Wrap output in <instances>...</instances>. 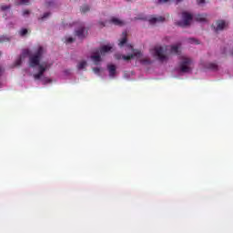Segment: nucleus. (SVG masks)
I'll list each match as a JSON object with an SVG mask.
<instances>
[{
	"mask_svg": "<svg viewBox=\"0 0 233 233\" xmlns=\"http://www.w3.org/2000/svg\"><path fill=\"white\" fill-rule=\"evenodd\" d=\"M45 54V49L43 46H39L36 52L34 55H31L29 56V65L32 66V68H35V66H38V73L34 75V79L40 80L41 77L45 75V72L48 70V67L50 65L48 63L44 62L41 63V59L43 57V55Z\"/></svg>",
	"mask_w": 233,
	"mask_h": 233,
	"instance_id": "1",
	"label": "nucleus"
},
{
	"mask_svg": "<svg viewBox=\"0 0 233 233\" xmlns=\"http://www.w3.org/2000/svg\"><path fill=\"white\" fill-rule=\"evenodd\" d=\"M182 18H183V21L177 22V25L185 27V26H189L190 21L194 19V16H192V14L190 13L183 12Z\"/></svg>",
	"mask_w": 233,
	"mask_h": 233,
	"instance_id": "2",
	"label": "nucleus"
},
{
	"mask_svg": "<svg viewBox=\"0 0 233 233\" xmlns=\"http://www.w3.org/2000/svg\"><path fill=\"white\" fill-rule=\"evenodd\" d=\"M155 56L163 63V61H167L168 56L165 55V48L163 46H156L154 48Z\"/></svg>",
	"mask_w": 233,
	"mask_h": 233,
	"instance_id": "3",
	"label": "nucleus"
},
{
	"mask_svg": "<svg viewBox=\"0 0 233 233\" xmlns=\"http://www.w3.org/2000/svg\"><path fill=\"white\" fill-rule=\"evenodd\" d=\"M142 54L141 51H137L134 54L128 56H121V54H116L115 59H124V61H130V59H134V57H141Z\"/></svg>",
	"mask_w": 233,
	"mask_h": 233,
	"instance_id": "4",
	"label": "nucleus"
},
{
	"mask_svg": "<svg viewBox=\"0 0 233 233\" xmlns=\"http://www.w3.org/2000/svg\"><path fill=\"white\" fill-rule=\"evenodd\" d=\"M192 63V59L190 58H183L180 63V71L183 73L190 72V64Z\"/></svg>",
	"mask_w": 233,
	"mask_h": 233,
	"instance_id": "5",
	"label": "nucleus"
},
{
	"mask_svg": "<svg viewBox=\"0 0 233 233\" xmlns=\"http://www.w3.org/2000/svg\"><path fill=\"white\" fill-rule=\"evenodd\" d=\"M75 35L76 37L83 40L86 37V35H88V31L85 27V25H81L75 31Z\"/></svg>",
	"mask_w": 233,
	"mask_h": 233,
	"instance_id": "6",
	"label": "nucleus"
},
{
	"mask_svg": "<svg viewBox=\"0 0 233 233\" xmlns=\"http://www.w3.org/2000/svg\"><path fill=\"white\" fill-rule=\"evenodd\" d=\"M99 51L95 52V55L91 56L92 61L95 63V65H99L101 63V56L99 55Z\"/></svg>",
	"mask_w": 233,
	"mask_h": 233,
	"instance_id": "7",
	"label": "nucleus"
},
{
	"mask_svg": "<svg viewBox=\"0 0 233 233\" xmlns=\"http://www.w3.org/2000/svg\"><path fill=\"white\" fill-rule=\"evenodd\" d=\"M225 26H227V23L223 20H218L217 22V27L215 28V32H219V30H224Z\"/></svg>",
	"mask_w": 233,
	"mask_h": 233,
	"instance_id": "8",
	"label": "nucleus"
},
{
	"mask_svg": "<svg viewBox=\"0 0 233 233\" xmlns=\"http://www.w3.org/2000/svg\"><path fill=\"white\" fill-rule=\"evenodd\" d=\"M110 23L112 25H115L116 26H123L125 25V22L120 20L119 18L116 17H112L110 19Z\"/></svg>",
	"mask_w": 233,
	"mask_h": 233,
	"instance_id": "9",
	"label": "nucleus"
},
{
	"mask_svg": "<svg viewBox=\"0 0 233 233\" xmlns=\"http://www.w3.org/2000/svg\"><path fill=\"white\" fill-rule=\"evenodd\" d=\"M163 21H165V17H163V16L151 17L149 19L150 25H156V23H163Z\"/></svg>",
	"mask_w": 233,
	"mask_h": 233,
	"instance_id": "10",
	"label": "nucleus"
},
{
	"mask_svg": "<svg viewBox=\"0 0 233 233\" xmlns=\"http://www.w3.org/2000/svg\"><path fill=\"white\" fill-rule=\"evenodd\" d=\"M112 50V46H103L100 50H98L99 54H101V56H105V54L110 52Z\"/></svg>",
	"mask_w": 233,
	"mask_h": 233,
	"instance_id": "11",
	"label": "nucleus"
},
{
	"mask_svg": "<svg viewBox=\"0 0 233 233\" xmlns=\"http://www.w3.org/2000/svg\"><path fill=\"white\" fill-rule=\"evenodd\" d=\"M107 70L109 72V77H116V66L108 65Z\"/></svg>",
	"mask_w": 233,
	"mask_h": 233,
	"instance_id": "12",
	"label": "nucleus"
},
{
	"mask_svg": "<svg viewBox=\"0 0 233 233\" xmlns=\"http://www.w3.org/2000/svg\"><path fill=\"white\" fill-rule=\"evenodd\" d=\"M195 21H198V23H204V21H207V17L205 15H197L195 16Z\"/></svg>",
	"mask_w": 233,
	"mask_h": 233,
	"instance_id": "13",
	"label": "nucleus"
},
{
	"mask_svg": "<svg viewBox=\"0 0 233 233\" xmlns=\"http://www.w3.org/2000/svg\"><path fill=\"white\" fill-rule=\"evenodd\" d=\"M124 37L120 40L119 42V46H125V45H127V32H123L122 33Z\"/></svg>",
	"mask_w": 233,
	"mask_h": 233,
	"instance_id": "14",
	"label": "nucleus"
},
{
	"mask_svg": "<svg viewBox=\"0 0 233 233\" xmlns=\"http://www.w3.org/2000/svg\"><path fill=\"white\" fill-rule=\"evenodd\" d=\"M15 5H16V6H19L21 5H30V0H17L15 2Z\"/></svg>",
	"mask_w": 233,
	"mask_h": 233,
	"instance_id": "15",
	"label": "nucleus"
},
{
	"mask_svg": "<svg viewBox=\"0 0 233 233\" xmlns=\"http://www.w3.org/2000/svg\"><path fill=\"white\" fill-rule=\"evenodd\" d=\"M170 53L179 55V46H172Z\"/></svg>",
	"mask_w": 233,
	"mask_h": 233,
	"instance_id": "16",
	"label": "nucleus"
},
{
	"mask_svg": "<svg viewBox=\"0 0 233 233\" xmlns=\"http://www.w3.org/2000/svg\"><path fill=\"white\" fill-rule=\"evenodd\" d=\"M206 66L209 70H216L218 68V65L214 63H208Z\"/></svg>",
	"mask_w": 233,
	"mask_h": 233,
	"instance_id": "17",
	"label": "nucleus"
},
{
	"mask_svg": "<svg viewBox=\"0 0 233 233\" xmlns=\"http://www.w3.org/2000/svg\"><path fill=\"white\" fill-rule=\"evenodd\" d=\"M39 79L42 81L43 85H48V83H52V79L50 78L41 76Z\"/></svg>",
	"mask_w": 233,
	"mask_h": 233,
	"instance_id": "18",
	"label": "nucleus"
},
{
	"mask_svg": "<svg viewBox=\"0 0 233 233\" xmlns=\"http://www.w3.org/2000/svg\"><path fill=\"white\" fill-rule=\"evenodd\" d=\"M86 66V61L83 60L77 65L78 70H83Z\"/></svg>",
	"mask_w": 233,
	"mask_h": 233,
	"instance_id": "19",
	"label": "nucleus"
},
{
	"mask_svg": "<svg viewBox=\"0 0 233 233\" xmlns=\"http://www.w3.org/2000/svg\"><path fill=\"white\" fill-rule=\"evenodd\" d=\"M82 14H86V12H89L90 11V6L88 5H84L80 8Z\"/></svg>",
	"mask_w": 233,
	"mask_h": 233,
	"instance_id": "20",
	"label": "nucleus"
},
{
	"mask_svg": "<svg viewBox=\"0 0 233 233\" xmlns=\"http://www.w3.org/2000/svg\"><path fill=\"white\" fill-rule=\"evenodd\" d=\"M26 34H28V29H26V28L21 29V30L19 31V35H20L22 37H25V35H26Z\"/></svg>",
	"mask_w": 233,
	"mask_h": 233,
	"instance_id": "21",
	"label": "nucleus"
},
{
	"mask_svg": "<svg viewBox=\"0 0 233 233\" xmlns=\"http://www.w3.org/2000/svg\"><path fill=\"white\" fill-rule=\"evenodd\" d=\"M22 63H23V57L20 56V57H18V58L15 60V66H21V64H22Z\"/></svg>",
	"mask_w": 233,
	"mask_h": 233,
	"instance_id": "22",
	"label": "nucleus"
},
{
	"mask_svg": "<svg viewBox=\"0 0 233 233\" xmlns=\"http://www.w3.org/2000/svg\"><path fill=\"white\" fill-rule=\"evenodd\" d=\"M50 15H51L50 12L45 13L40 19H41V21H45V19L50 17Z\"/></svg>",
	"mask_w": 233,
	"mask_h": 233,
	"instance_id": "23",
	"label": "nucleus"
},
{
	"mask_svg": "<svg viewBox=\"0 0 233 233\" xmlns=\"http://www.w3.org/2000/svg\"><path fill=\"white\" fill-rule=\"evenodd\" d=\"M189 43H191V44L195 43V45H199V42H198V40H196L194 38H189Z\"/></svg>",
	"mask_w": 233,
	"mask_h": 233,
	"instance_id": "24",
	"label": "nucleus"
},
{
	"mask_svg": "<svg viewBox=\"0 0 233 233\" xmlns=\"http://www.w3.org/2000/svg\"><path fill=\"white\" fill-rule=\"evenodd\" d=\"M1 10L5 11V10H10V5H2L1 6Z\"/></svg>",
	"mask_w": 233,
	"mask_h": 233,
	"instance_id": "25",
	"label": "nucleus"
},
{
	"mask_svg": "<svg viewBox=\"0 0 233 233\" xmlns=\"http://www.w3.org/2000/svg\"><path fill=\"white\" fill-rule=\"evenodd\" d=\"M23 56H30V50L25 49V50L23 51Z\"/></svg>",
	"mask_w": 233,
	"mask_h": 233,
	"instance_id": "26",
	"label": "nucleus"
},
{
	"mask_svg": "<svg viewBox=\"0 0 233 233\" xmlns=\"http://www.w3.org/2000/svg\"><path fill=\"white\" fill-rule=\"evenodd\" d=\"M66 43H74L75 39L73 37L66 38Z\"/></svg>",
	"mask_w": 233,
	"mask_h": 233,
	"instance_id": "27",
	"label": "nucleus"
},
{
	"mask_svg": "<svg viewBox=\"0 0 233 233\" xmlns=\"http://www.w3.org/2000/svg\"><path fill=\"white\" fill-rule=\"evenodd\" d=\"M101 69H99V67H94L93 68V72H95V74H99Z\"/></svg>",
	"mask_w": 233,
	"mask_h": 233,
	"instance_id": "28",
	"label": "nucleus"
},
{
	"mask_svg": "<svg viewBox=\"0 0 233 233\" xmlns=\"http://www.w3.org/2000/svg\"><path fill=\"white\" fill-rule=\"evenodd\" d=\"M170 0H158V5H163V3H168Z\"/></svg>",
	"mask_w": 233,
	"mask_h": 233,
	"instance_id": "29",
	"label": "nucleus"
},
{
	"mask_svg": "<svg viewBox=\"0 0 233 233\" xmlns=\"http://www.w3.org/2000/svg\"><path fill=\"white\" fill-rule=\"evenodd\" d=\"M205 0H197V5H204Z\"/></svg>",
	"mask_w": 233,
	"mask_h": 233,
	"instance_id": "30",
	"label": "nucleus"
},
{
	"mask_svg": "<svg viewBox=\"0 0 233 233\" xmlns=\"http://www.w3.org/2000/svg\"><path fill=\"white\" fill-rule=\"evenodd\" d=\"M30 14V11L29 10H25L23 12V15H28Z\"/></svg>",
	"mask_w": 233,
	"mask_h": 233,
	"instance_id": "31",
	"label": "nucleus"
},
{
	"mask_svg": "<svg viewBox=\"0 0 233 233\" xmlns=\"http://www.w3.org/2000/svg\"><path fill=\"white\" fill-rule=\"evenodd\" d=\"M100 26L103 28L106 25L103 22H99Z\"/></svg>",
	"mask_w": 233,
	"mask_h": 233,
	"instance_id": "32",
	"label": "nucleus"
},
{
	"mask_svg": "<svg viewBox=\"0 0 233 233\" xmlns=\"http://www.w3.org/2000/svg\"><path fill=\"white\" fill-rule=\"evenodd\" d=\"M1 74H3V67L2 66H0V76H1Z\"/></svg>",
	"mask_w": 233,
	"mask_h": 233,
	"instance_id": "33",
	"label": "nucleus"
},
{
	"mask_svg": "<svg viewBox=\"0 0 233 233\" xmlns=\"http://www.w3.org/2000/svg\"><path fill=\"white\" fill-rule=\"evenodd\" d=\"M183 0H177V5L178 4V3H181Z\"/></svg>",
	"mask_w": 233,
	"mask_h": 233,
	"instance_id": "34",
	"label": "nucleus"
},
{
	"mask_svg": "<svg viewBox=\"0 0 233 233\" xmlns=\"http://www.w3.org/2000/svg\"><path fill=\"white\" fill-rule=\"evenodd\" d=\"M1 56H3V54L0 52V57H1Z\"/></svg>",
	"mask_w": 233,
	"mask_h": 233,
	"instance_id": "35",
	"label": "nucleus"
},
{
	"mask_svg": "<svg viewBox=\"0 0 233 233\" xmlns=\"http://www.w3.org/2000/svg\"><path fill=\"white\" fill-rule=\"evenodd\" d=\"M3 39H0V43H2Z\"/></svg>",
	"mask_w": 233,
	"mask_h": 233,
	"instance_id": "36",
	"label": "nucleus"
}]
</instances>
